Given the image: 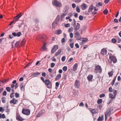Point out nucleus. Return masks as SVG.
<instances>
[{
    "instance_id": "obj_58",
    "label": "nucleus",
    "mask_w": 121,
    "mask_h": 121,
    "mask_svg": "<svg viewBox=\"0 0 121 121\" xmlns=\"http://www.w3.org/2000/svg\"><path fill=\"white\" fill-rule=\"evenodd\" d=\"M55 65V64L54 63H52L51 64V67L53 68Z\"/></svg>"
},
{
    "instance_id": "obj_4",
    "label": "nucleus",
    "mask_w": 121,
    "mask_h": 121,
    "mask_svg": "<svg viewBox=\"0 0 121 121\" xmlns=\"http://www.w3.org/2000/svg\"><path fill=\"white\" fill-rule=\"evenodd\" d=\"M95 71L96 73H101L102 71V69L101 66L99 65H96L95 66Z\"/></svg>"
},
{
    "instance_id": "obj_55",
    "label": "nucleus",
    "mask_w": 121,
    "mask_h": 121,
    "mask_svg": "<svg viewBox=\"0 0 121 121\" xmlns=\"http://www.w3.org/2000/svg\"><path fill=\"white\" fill-rule=\"evenodd\" d=\"M56 49H54V48H53L52 49V52L53 53H54L56 52Z\"/></svg>"
},
{
    "instance_id": "obj_63",
    "label": "nucleus",
    "mask_w": 121,
    "mask_h": 121,
    "mask_svg": "<svg viewBox=\"0 0 121 121\" xmlns=\"http://www.w3.org/2000/svg\"><path fill=\"white\" fill-rule=\"evenodd\" d=\"M75 13V14L74 15V17L75 18H78V13Z\"/></svg>"
},
{
    "instance_id": "obj_21",
    "label": "nucleus",
    "mask_w": 121,
    "mask_h": 121,
    "mask_svg": "<svg viewBox=\"0 0 121 121\" xmlns=\"http://www.w3.org/2000/svg\"><path fill=\"white\" fill-rule=\"evenodd\" d=\"M78 64L77 63L75 64L73 66V70L74 71H75L78 68Z\"/></svg>"
},
{
    "instance_id": "obj_9",
    "label": "nucleus",
    "mask_w": 121,
    "mask_h": 121,
    "mask_svg": "<svg viewBox=\"0 0 121 121\" xmlns=\"http://www.w3.org/2000/svg\"><path fill=\"white\" fill-rule=\"evenodd\" d=\"M112 109L111 108H108L105 114V117L106 116H109L111 114V112L112 111Z\"/></svg>"
},
{
    "instance_id": "obj_37",
    "label": "nucleus",
    "mask_w": 121,
    "mask_h": 121,
    "mask_svg": "<svg viewBox=\"0 0 121 121\" xmlns=\"http://www.w3.org/2000/svg\"><path fill=\"white\" fill-rule=\"evenodd\" d=\"M67 67L66 66H64L62 68L63 70L64 71H66L67 70Z\"/></svg>"
},
{
    "instance_id": "obj_33",
    "label": "nucleus",
    "mask_w": 121,
    "mask_h": 121,
    "mask_svg": "<svg viewBox=\"0 0 121 121\" xmlns=\"http://www.w3.org/2000/svg\"><path fill=\"white\" fill-rule=\"evenodd\" d=\"M102 102V99H99L97 101V103L98 104H101V103Z\"/></svg>"
},
{
    "instance_id": "obj_54",
    "label": "nucleus",
    "mask_w": 121,
    "mask_h": 121,
    "mask_svg": "<svg viewBox=\"0 0 121 121\" xmlns=\"http://www.w3.org/2000/svg\"><path fill=\"white\" fill-rule=\"evenodd\" d=\"M70 26V24L69 23L65 24V26L66 27H69Z\"/></svg>"
},
{
    "instance_id": "obj_28",
    "label": "nucleus",
    "mask_w": 121,
    "mask_h": 121,
    "mask_svg": "<svg viewBox=\"0 0 121 121\" xmlns=\"http://www.w3.org/2000/svg\"><path fill=\"white\" fill-rule=\"evenodd\" d=\"M113 72L112 71H111V72H108V75L109 76V77H111L112 76L113 74Z\"/></svg>"
},
{
    "instance_id": "obj_35",
    "label": "nucleus",
    "mask_w": 121,
    "mask_h": 121,
    "mask_svg": "<svg viewBox=\"0 0 121 121\" xmlns=\"http://www.w3.org/2000/svg\"><path fill=\"white\" fill-rule=\"evenodd\" d=\"M61 33V31L60 30H58L57 31L56 34L57 35H59Z\"/></svg>"
},
{
    "instance_id": "obj_43",
    "label": "nucleus",
    "mask_w": 121,
    "mask_h": 121,
    "mask_svg": "<svg viewBox=\"0 0 121 121\" xmlns=\"http://www.w3.org/2000/svg\"><path fill=\"white\" fill-rule=\"evenodd\" d=\"M65 56H63L61 58V60L62 61L64 62L65 60Z\"/></svg>"
},
{
    "instance_id": "obj_27",
    "label": "nucleus",
    "mask_w": 121,
    "mask_h": 121,
    "mask_svg": "<svg viewBox=\"0 0 121 121\" xmlns=\"http://www.w3.org/2000/svg\"><path fill=\"white\" fill-rule=\"evenodd\" d=\"M103 116H101V117L99 116L97 119V121H102L103 120Z\"/></svg>"
},
{
    "instance_id": "obj_25",
    "label": "nucleus",
    "mask_w": 121,
    "mask_h": 121,
    "mask_svg": "<svg viewBox=\"0 0 121 121\" xmlns=\"http://www.w3.org/2000/svg\"><path fill=\"white\" fill-rule=\"evenodd\" d=\"M65 9L64 11V13H66L67 14L68 13V11L69 9V7L68 5H66L65 7Z\"/></svg>"
},
{
    "instance_id": "obj_26",
    "label": "nucleus",
    "mask_w": 121,
    "mask_h": 121,
    "mask_svg": "<svg viewBox=\"0 0 121 121\" xmlns=\"http://www.w3.org/2000/svg\"><path fill=\"white\" fill-rule=\"evenodd\" d=\"M34 22H35L37 24L36 27V28H38V23L39 22V21L38 19H35L34 20Z\"/></svg>"
},
{
    "instance_id": "obj_32",
    "label": "nucleus",
    "mask_w": 121,
    "mask_h": 121,
    "mask_svg": "<svg viewBox=\"0 0 121 121\" xmlns=\"http://www.w3.org/2000/svg\"><path fill=\"white\" fill-rule=\"evenodd\" d=\"M73 31V28L72 27H71L69 28L68 30V31L69 33L72 32Z\"/></svg>"
},
{
    "instance_id": "obj_62",
    "label": "nucleus",
    "mask_w": 121,
    "mask_h": 121,
    "mask_svg": "<svg viewBox=\"0 0 121 121\" xmlns=\"http://www.w3.org/2000/svg\"><path fill=\"white\" fill-rule=\"evenodd\" d=\"M109 91L110 92H112V88L111 87H110L109 88Z\"/></svg>"
},
{
    "instance_id": "obj_36",
    "label": "nucleus",
    "mask_w": 121,
    "mask_h": 121,
    "mask_svg": "<svg viewBox=\"0 0 121 121\" xmlns=\"http://www.w3.org/2000/svg\"><path fill=\"white\" fill-rule=\"evenodd\" d=\"M59 83L58 82H57L56 83V88L57 89L59 85Z\"/></svg>"
},
{
    "instance_id": "obj_46",
    "label": "nucleus",
    "mask_w": 121,
    "mask_h": 121,
    "mask_svg": "<svg viewBox=\"0 0 121 121\" xmlns=\"http://www.w3.org/2000/svg\"><path fill=\"white\" fill-rule=\"evenodd\" d=\"M53 48H54V49H56V50H57L58 48V46L57 45H55L54 46Z\"/></svg>"
},
{
    "instance_id": "obj_53",
    "label": "nucleus",
    "mask_w": 121,
    "mask_h": 121,
    "mask_svg": "<svg viewBox=\"0 0 121 121\" xmlns=\"http://www.w3.org/2000/svg\"><path fill=\"white\" fill-rule=\"evenodd\" d=\"M31 64V62H30L27 64L25 67V68L26 67H28Z\"/></svg>"
},
{
    "instance_id": "obj_24",
    "label": "nucleus",
    "mask_w": 121,
    "mask_h": 121,
    "mask_svg": "<svg viewBox=\"0 0 121 121\" xmlns=\"http://www.w3.org/2000/svg\"><path fill=\"white\" fill-rule=\"evenodd\" d=\"M93 9V6L92 5H91L89 7L88 10V12H90L92 11Z\"/></svg>"
},
{
    "instance_id": "obj_23",
    "label": "nucleus",
    "mask_w": 121,
    "mask_h": 121,
    "mask_svg": "<svg viewBox=\"0 0 121 121\" xmlns=\"http://www.w3.org/2000/svg\"><path fill=\"white\" fill-rule=\"evenodd\" d=\"M40 74V73L38 72H35L32 73L31 74L32 76H36L39 75Z\"/></svg>"
},
{
    "instance_id": "obj_15",
    "label": "nucleus",
    "mask_w": 121,
    "mask_h": 121,
    "mask_svg": "<svg viewBox=\"0 0 121 121\" xmlns=\"http://www.w3.org/2000/svg\"><path fill=\"white\" fill-rule=\"evenodd\" d=\"M15 98H13L10 101V103L12 104L13 103V105L16 104L18 102V101L17 100L15 99Z\"/></svg>"
},
{
    "instance_id": "obj_11",
    "label": "nucleus",
    "mask_w": 121,
    "mask_h": 121,
    "mask_svg": "<svg viewBox=\"0 0 121 121\" xmlns=\"http://www.w3.org/2000/svg\"><path fill=\"white\" fill-rule=\"evenodd\" d=\"M107 48H104L102 49L100 52L101 54L103 55H104L107 54V50L106 49Z\"/></svg>"
},
{
    "instance_id": "obj_61",
    "label": "nucleus",
    "mask_w": 121,
    "mask_h": 121,
    "mask_svg": "<svg viewBox=\"0 0 121 121\" xmlns=\"http://www.w3.org/2000/svg\"><path fill=\"white\" fill-rule=\"evenodd\" d=\"M65 42V38H62L61 40V42L62 43H64Z\"/></svg>"
},
{
    "instance_id": "obj_18",
    "label": "nucleus",
    "mask_w": 121,
    "mask_h": 121,
    "mask_svg": "<svg viewBox=\"0 0 121 121\" xmlns=\"http://www.w3.org/2000/svg\"><path fill=\"white\" fill-rule=\"evenodd\" d=\"M90 111L93 114L97 113L98 112L97 110L94 109H91L90 110Z\"/></svg>"
},
{
    "instance_id": "obj_41",
    "label": "nucleus",
    "mask_w": 121,
    "mask_h": 121,
    "mask_svg": "<svg viewBox=\"0 0 121 121\" xmlns=\"http://www.w3.org/2000/svg\"><path fill=\"white\" fill-rule=\"evenodd\" d=\"M6 90H7V91L8 92H10L11 91V89L10 88L8 87H7L6 88Z\"/></svg>"
},
{
    "instance_id": "obj_16",
    "label": "nucleus",
    "mask_w": 121,
    "mask_h": 121,
    "mask_svg": "<svg viewBox=\"0 0 121 121\" xmlns=\"http://www.w3.org/2000/svg\"><path fill=\"white\" fill-rule=\"evenodd\" d=\"M81 6L82 9V10H84L87 8V6L84 3H83L81 5Z\"/></svg>"
},
{
    "instance_id": "obj_59",
    "label": "nucleus",
    "mask_w": 121,
    "mask_h": 121,
    "mask_svg": "<svg viewBox=\"0 0 121 121\" xmlns=\"http://www.w3.org/2000/svg\"><path fill=\"white\" fill-rule=\"evenodd\" d=\"M14 94L13 93H11L10 95V97L11 98H12L14 97Z\"/></svg>"
},
{
    "instance_id": "obj_12",
    "label": "nucleus",
    "mask_w": 121,
    "mask_h": 121,
    "mask_svg": "<svg viewBox=\"0 0 121 121\" xmlns=\"http://www.w3.org/2000/svg\"><path fill=\"white\" fill-rule=\"evenodd\" d=\"M74 86L76 88H78L80 86V83L79 80H76L75 82Z\"/></svg>"
},
{
    "instance_id": "obj_6",
    "label": "nucleus",
    "mask_w": 121,
    "mask_h": 121,
    "mask_svg": "<svg viewBox=\"0 0 121 121\" xmlns=\"http://www.w3.org/2000/svg\"><path fill=\"white\" fill-rule=\"evenodd\" d=\"M22 112L23 114L28 116L30 114V111L29 109H26L23 108Z\"/></svg>"
},
{
    "instance_id": "obj_47",
    "label": "nucleus",
    "mask_w": 121,
    "mask_h": 121,
    "mask_svg": "<svg viewBox=\"0 0 121 121\" xmlns=\"http://www.w3.org/2000/svg\"><path fill=\"white\" fill-rule=\"evenodd\" d=\"M41 113H40V112H39V113H38L37 115L36 116V117H40V116L41 115Z\"/></svg>"
},
{
    "instance_id": "obj_50",
    "label": "nucleus",
    "mask_w": 121,
    "mask_h": 121,
    "mask_svg": "<svg viewBox=\"0 0 121 121\" xmlns=\"http://www.w3.org/2000/svg\"><path fill=\"white\" fill-rule=\"evenodd\" d=\"M102 107V106L101 105H99L98 106V108L100 110H101Z\"/></svg>"
},
{
    "instance_id": "obj_2",
    "label": "nucleus",
    "mask_w": 121,
    "mask_h": 121,
    "mask_svg": "<svg viewBox=\"0 0 121 121\" xmlns=\"http://www.w3.org/2000/svg\"><path fill=\"white\" fill-rule=\"evenodd\" d=\"M22 13H20L19 14H17L14 18V20H13L11 23H9V25L10 26L15 21L14 23L17 21L18 19L21 17L22 15Z\"/></svg>"
},
{
    "instance_id": "obj_31",
    "label": "nucleus",
    "mask_w": 121,
    "mask_h": 121,
    "mask_svg": "<svg viewBox=\"0 0 121 121\" xmlns=\"http://www.w3.org/2000/svg\"><path fill=\"white\" fill-rule=\"evenodd\" d=\"M86 26H83L81 29V32L85 30L86 29Z\"/></svg>"
},
{
    "instance_id": "obj_14",
    "label": "nucleus",
    "mask_w": 121,
    "mask_h": 121,
    "mask_svg": "<svg viewBox=\"0 0 121 121\" xmlns=\"http://www.w3.org/2000/svg\"><path fill=\"white\" fill-rule=\"evenodd\" d=\"M109 98H111V99L109 101V103H110L112 101L113 99V98H115L116 96H115L114 95H113V94L112 93H109Z\"/></svg>"
},
{
    "instance_id": "obj_7",
    "label": "nucleus",
    "mask_w": 121,
    "mask_h": 121,
    "mask_svg": "<svg viewBox=\"0 0 121 121\" xmlns=\"http://www.w3.org/2000/svg\"><path fill=\"white\" fill-rule=\"evenodd\" d=\"M44 83H45V85L48 88H50L52 87V84L51 83H50V81L49 80L46 79Z\"/></svg>"
},
{
    "instance_id": "obj_3",
    "label": "nucleus",
    "mask_w": 121,
    "mask_h": 121,
    "mask_svg": "<svg viewBox=\"0 0 121 121\" xmlns=\"http://www.w3.org/2000/svg\"><path fill=\"white\" fill-rule=\"evenodd\" d=\"M60 15H58L56 18L55 19V21L53 22L52 24V26L53 27H55L58 25L60 19Z\"/></svg>"
},
{
    "instance_id": "obj_34",
    "label": "nucleus",
    "mask_w": 121,
    "mask_h": 121,
    "mask_svg": "<svg viewBox=\"0 0 121 121\" xmlns=\"http://www.w3.org/2000/svg\"><path fill=\"white\" fill-rule=\"evenodd\" d=\"M113 94L115 96H116V95L117 93V92L116 90H113Z\"/></svg>"
},
{
    "instance_id": "obj_42",
    "label": "nucleus",
    "mask_w": 121,
    "mask_h": 121,
    "mask_svg": "<svg viewBox=\"0 0 121 121\" xmlns=\"http://www.w3.org/2000/svg\"><path fill=\"white\" fill-rule=\"evenodd\" d=\"M79 18L80 20H82L83 19V17L82 16L80 15L79 16Z\"/></svg>"
},
{
    "instance_id": "obj_30",
    "label": "nucleus",
    "mask_w": 121,
    "mask_h": 121,
    "mask_svg": "<svg viewBox=\"0 0 121 121\" xmlns=\"http://www.w3.org/2000/svg\"><path fill=\"white\" fill-rule=\"evenodd\" d=\"M104 14L106 15L108 13V10L107 9H106L103 11Z\"/></svg>"
},
{
    "instance_id": "obj_49",
    "label": "nucleus",
    "mask_w": 121,
    "mask_h": 121,
    "mask_svg": "<svg viewBox=\"0 0 121 121\" xmlns=\"http://www.w3.org/2000/svg\"><path fill=\"white\" fill-rule=\"evenodd\" d=\"M88 40V39L86 38H84L83 39L82 41L84 42H86Z\"/></svg>"
},
{
    "instance_id": "obj_1",
    "label": "nucleus",
    "mask_w": 121,
    "mask_h": 121,
    "mask_svg": "<svg viewBox=\"0 0 121 121\" xmlns=\"http://www.w3.org/2000/svg\"><path fill=\"white\" fill-rule=\"evenodd\" d=\"M76 21L75 19L73 20L72 25L73 26V29L74 31H77L80 28V25L78 23L76 24Z\"/></svg>"
},
{
    "instance_id": "obj_64",
    "label": "nucleus",
    "mask_w": 121,
    "mask_h": 121,
    "mask_svg": "<svg viewBox=\"0 0 121 121\" xmlns=\"http://www.w3.org/2000/svg\"><path fill=\"white\" fill-rule=\"evenodd\" d=\"M48 71L49 72L52 73V69L49 68L48 69Z\"/></svg>"
},
{
    "instance_id": "obj_22",
    "label": "nucleus",
    "mask_w": 121,
    "mask_h": 121,
    "mask_svg": "<svg viewBox=\"0 0 121 121\" xmlns=\"http://www.w3.org/2000/svg\"><path fill=\"white\" fill-rule=\"evenodd\" d=\"M61 52V50L60 49H59L57 51V52H56L55 54V56H57L59 55Z\"/></svg>"
},
{
    "instance_id": "obj_39",
    "label": "nucleus",
    "mask_w": 121,
    "mask_h": 121,
    "mask_svg": "<svg viewBox=\"0 0 121 121\" xmlns=\"http://www.w3.org/2000/svg\"><path fill=\"white\" fill-rule=\"evenodd\" d=\"M116 80V77H115V78H114L112 82L111 83V84L112 86H113L114 85V83L115 82V80Z\"/></svg>"
},
{
    "instance_id": "obj_29",
    "label": "nucleus",
    "mask_w": 121,
    "mask_h": 121,
    "mask_svg": "<svg viewBox=\"0 0 121 121\" xmlns=\"http://www.w3.org/2000/svg\"><path fill=\"white\" fill-rule=\"evenodd\" d=\"M76 12L78 13H79L80 12V9L78 6H77L76 8Z\"/></svg>"
},
{
    "instance_id": "obj_19",
    "label": "nucleus",
    "mask_w": 121,
    "mask_h": 121,
    "mask_svg": "<svg viewBox=\"0 0 121 121\" xmlns=\"http://www.w3.org/2000/svg\"><path fill=\"white\" fill-rule=\"evenodd\" d=\"M93 77V75H89L87 76V79L89 81H90L92 79Z\"/></svg>"
},
{
    "instance_id": "obj_60",
    "label": "nucleus",
    "mask_w": 121,
    "mask_h": 121,
    "mask_svg": "<svg viewBox=\"0 0 121 121\" xmlns=\"http://www.w3.org/2000/svg\"><path fill=\"white\" fill-rule=\"evenodd\" d=\"M109 0H104V3L106 4H107L108 3H109Z\"/></svg>"
},
{
    "instance_id": "obj_10",
    "label": "nucleus",
    "mask_w": 121,
    "mask_h": 121,
    "mask_svg": "<svg viewBox=\"0 0 121 121\" xmlns=\"http://www.w3.org/2000/svg\"><path fill=\"white\" fill-rule=\"evenodd\" d=\"M109 59L114 63H115L117 62V59L116 57L114 56L110 55Z\"/></svg>"
},
{
    "instance_id": "obj_13",
    "label": "nucleus",
    "mask_w": 121,
    "mask_h": 121,
    "mask_svg": "<svg viewBox=\"0 0 121 121\" xmlns=\"http://www.w3.org/2000/svg\"><path fill=\"white\" fill-rule=\"evenodd\" d=\"M16 119V120L18 121H23L24 120L18 113L17 114Z\"/></svg>"
},
{
    "instance_id": "obj_8",
    "label": "nucleus",
    "mask_w": 121,
    "mask_h": 121,
    "mask_svg": "<svg viewBox=\"0 0 121 121\" xmlns=\"http://www.w3.org/2000/svg\"><path fill=\"white\" fill-rule=\"evenodd\" d=\"M74 35L75 37L76 38L77 40H80L81 38L80 35L78 31H74Z\"/></svg>"
},
{
    "instance_id": "obj_38",
    "label": "nucleus",
    "mask_w": 121,
    "mask_h": 121,
    "mask_svg": "<svg viewBox=\"0 0 121 121\" xmlns=\"http://www.w3.org/2000/svg\"><path fill=\"white\" fill-rule=\"evenodd\" d=\"M16 36L19 37L21 35V32H19L17 33H16Z\"/></svg>"
},
{
    "instance_id": "obj_5",
    "label": "nucleus",
    "mask_w": 121,
    "mask_h": 121,
    "mask_svg": "<svg viewBox=\"0 0 121 121\" xmlns=\"http://www.w3.org/2000/svg\"><path fill=\"white\" fill-rule=\"evenodd\" d=\"M52 4L53 5H55L56 6L58 7H61L62 6L61 3L58 1L57 0H54L52 2Z\"/></svg>"
},
{
    "instance_id": "obj_45",
    "label": "nucleus",
    "mask_w": 121,
    "mask_h": 121,
    "mask_svg": "<svg viewBox=\"0 0 121 121\" xmlns=\"http://www.w3.org/2000/svg\"><path fill=\"white\" fill-rule=\"evenodd\" d=\"M40 112L42 114H43L45 113V110H42Z\"/></svg>"
},
{
    "instance_id": "obj_56",
    "label": "nucleus",
    "mask_w": 121,
    "mask_h": 121,
    "mask_svg": "<svg viewBox=\"0 0 121 121\" xmlns=\"http://www.w3.org/2000/svg\"><path fill=\"white\" fill-rule=\"evenodd\" d=\"M6 92L4 91L2 95L3 96H6Z\"/></svg>"
},
{
    "instance_id": "obj_44",
    "label": "nucleus",
    "mask_w": 121,
    "mask_h": 121,
    "mask_svg": "<svg viewBox=\"0 0 121 121\" xmlns=\"http://www.w3.org/2000/svg\"><path fill=\"white\" fill-rule=\"evenodd\" d=\"M66 14H67L65 13H64L62 14L61 15V17L62 18L64 17L65 16V15Z\"/></svg>"
},
{
    "instance_id": "obj_57",
    "label": "nucleus",
    "mask_w": 121,
    "mask_h": 121,
    "mask_svg": "<svg viewBox=\"0 0 121 121\" xmlns=\"http://www.w3.org/2000/svg\"><path fill=\"white\" fill-rule=\"evenodd\" d=\"M19 84L18 83H17L16 84L15 86V89H16L17 88V87L19 86Z\"/></svg>"
},
{
    "instance_id": "obj_52",
    "label": "nucleus",
    "mask_w": 121,
    "mask_h": 121,
    "mask_svg": "<svg viewBox=\"0 0 121 121\" xmlns=\"http://www.w3.org/2000/svg\"><path fill=\"white\" fill-rule=\"evenodd\" d=\"M69 35L70 37V38H72L73 37V34L72 33H70L69 34Z\"/></svg>"
},
{
    "instance_id": "obj_40",
    "label": "nucleus",
    "mask_w": 121,
    "mask_h": 121,
    "mask_svg": "<svg viewBox=\"0 0 121 121\" xmlns=\"http://www.w3.org/2000/svg\"><path fill=\"white\" fill-rule=\"evenodd\" d=\"M112 42L113 43H115L116 42V40L115 39L113 38L112 39Z\"/></svg>"
},
{
    "instance_id": "obj_51",
    "label": "nucleus",
    "mask_w": 121,
    "mask_h": 121,
    "mask_svg": "<svg viewBox=\"0 0 121 121\" xmlns=\"http://www.w3.org/2000/svg\"><path fill=\"white\" fill-rule=\"evenodd\" d=\"M105 96V95L104 94H100L99 95V97L101 98L103 97H104Z\"/></svg>"
},
{
    "instance_id": "obj_17",
    "label": "nucleus",
    "mask_w": 121,
    "mask_h": 121,
    "mask_svg": "<svg viewBox=\"0 0 121 121\" xmlns=\"http://www.w3.org/2000/svg\"><path fill=\"white\" fill-rule=\"evenodd\" d=\"M25 86V83L23 82H22L21 83L20 85V88L21 90H23V88L24 90V87Z\"/></svg>"
},
{
    "instance_id": "obj_20",
    "label": "nucleus",
    "mask_w": 121,
    "mask_h": 121,
    "mask_svg": "<svg viewBox=\"0 0 121 121\" xmlns=\"http://www.w3.org/2000/svg\"><path fill=\"white\" fill-rule=\"evenodd\" d=\"M61 78V75L60 74H58L57 75L55 78L56 80H59Z\"/></svg>"
},
{
    "instance_id": "obj_48",
    "label": "nucleus",
    "mask_w": 121,
    "mask_h": 121,
    "mask_svg": "<svg viewBox=\"0 0 121 121\" xmlns=\"http://www.w3.org/2000/svg\"><path fill=\"white\" fill-rule=\"evenodd\" d=\"M15 95L16 98H18L19 96V94L17 93H16L15 94Z\"/></svg>"
}]
</instances>
